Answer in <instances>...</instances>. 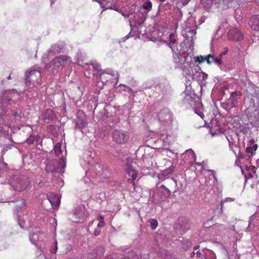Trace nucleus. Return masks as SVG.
Here are the masks:
<instances>
[{
    "instance_id": "obj_1",
    "label": "nucleus",
    "mask_w": 259,
    "mask_h": 259,
    "mask_svg": "<svg viewBox=\"0 0 259 259\" xmlns=\"http://www.w3.org/2000/svg\"><path fill=\"white\" fill-rule=\"evenodd\" d=\"M40 70V67L36 65L31 67L29 71L26 73L27 85L30 87L32 85L38 87L40 85L41 82Z\"/></svg>"
},
{
    "instance_id": "obj_2",
    "label": "nucleus",
    "mask_w": 259,
    "mask_h": 259,
    "mask_svg": "<svg viewBox=\"0 0 259 259\" xmlns=\"http://www.w3.org/2000/svg\"><path fill=\"white\" fill-rule=\"evenodd\" d=\"M174 62L176 67L185 69L191 65V58L185 52L181 53H174Z\"/></svg>"
},
{
    "instance_id": "obj_3",
    "label": "nucleus",
    "mask_w": 259,
    "mask_h": 259,
    "mask_svg": "<svg viewBox=\"0 0 259 259\" xmlns=\"http://www.w3.org/2000/svg\"><path fill=\"white\" fill-rule=\"evenodd\" d=\"M158 118L160 123V130L171 128L172 117L168 109H163L158 114Z\"/></svg>"
},
{
    "instance_id": "obj_4",
    "label": "nucleus",
    "mask_w": 259,
    "mask_h": 259,
    "mask_svg": "<svg viewBox=\"0 0 259 259\" xmlns=\"http://www.w3.org/2000/svg\"><path fill=\"white\" fill-rule=\"evenodd\" d=\"M194 22V21L193 18L189 19L182 32L183 35L186 39H189L191 38L190 41L192 44L194 43L196 34V25Z\"/></svg>"
},
{
    "instance_id": "obj_5",
    "label": "nucleus",
    "mask_w": 259,
    "mask_h": 259,
    "mask_svg": "<svg viewBox=\"0 0 259 259\" xmlns=\"http://www.w3.org/2000/svg\"><path fill=\"white\" fill-rule=\"evenodd\" d=\"M198 246L194 248L193 252L190 254L191 259H217L215 253L211 250H202V253L198 250Z\"/></svg>"
},
{
    "instance_id": "obj_6",
    "label": "nucleus",
    "mask_w": 259,
    "mask_h": 259,
    "mask_svg": "<svg viewBox=\"0 0 259 259\" xmlns=\"http://www.w3.org/2000/svg\"><path fill=\"white\" fill-rule=\"evenodd\" d=\"M128 133L122 130H114L112 133L113 141L117 144L126 143L129 139Z\"/></svg>"
},
{
    "instance_id": "obj_7",
    "label": "nucleus",
    "mask_w": 259,
    "mask_h": 259,
    "mask_svg": "<svg viewBox=\"0 0 259 259\" xmlns=\"http://www.w3.org/2000/svg\"><path fill=\"white\" fill-rule=\"evenodd\" d=\"M29 180L24 177L14 178L13 181L11 182V185L15 191H22L29 185Z\"/></svg>"
},
{
    "instance_id": "obj_8",
    "label": "nucleus",
    "mask_w": 259,
    "mask_h": 259,
    "mask_svg": "<svg viewBox=\"0 0 259 259\" xmlns=\"http://www.w3.org/2000/svg\"><path fill=\"white\" fill-rule=\"evenodd\" d=\"M72 61L70 57L67 56H60L54 59L49 66H47V68L52 66L54 68H59L60 67H65L70 65Z\"/></svg>"
},
{
    "instance_id": "obj_9",
    "label": "nucleus",
    "mask_w": 259,
    "mask_h": 259,
    "mask_svg": "<svg viewBox=\"0 0 259 259\" xmlns=\"http://www.w3.org/2000/svg\"><path fill=\"white\" fill-rule=\"evenodd\" d=\"M136 165V164L133 161H128L125 167L126 175L131 178L128 179V181L132 183L133 186L136 185L135 181L138 176V171L135 169Z\"/></svg>"
},
{
    "instance_id": "obj_10",
    "label": "nucleus",
    "mask_w": 259,
    "mask_h": 259,
    "mask_svg": "<svg viewBox=\"0 0 259 259\" xmlns=\"http://www.w3.org/2000/svg\"><path fill=\"white\" fill-rule=\"evenodd\" d=\"M19 118L18 112L16 111H7L3 117L5 123L9 127L14 126V122Z\"/></svg>"
},
{
    "instance_id": "obj_11",
    "label": "nucleus",
    "mask_w": 259,
    "mask_h": 259,
    "mask_svg": "<svg viewBox=\"0 0 259 259\" xmlns=\"http://www.w3.org/2000/svg\"><path fill=\"white\" fill-rule=\"evenodd\" d=\"M170 128L165 130H160V138L163 141L165 145H169L176 139L175 135L170 130Z\"/></svg>"
},
{
    "instance_id": "obj_12",
    "label": "nucleus",
    "mask_w": 259,
    "mask_h": 259,
    "mask_svg": "<svg viewBox=\"0 0 259 259\" xmlns=\"http://www.w3.org/2000/svg\"><path fill=\"white\" fill-rule=\"evenodd\" d=\"M44 163L46 165L45 170L48 173H52L59 168L63 169L59 164V162L57 163L54 159H47L45 161Z\"/></svg>"
},
{
    "instance_id": "obj_13",
    "label": "nucleus",
    "mask_w": 259,
    "mask_h": 259,
    "mask_svg": "<svg viewBox=\"0 0 259 259\" xmlns=\"http://www.w3.org/2000/svg\"><path fill=\"white\" fill-rule=\"evenodd\" d=\"M170 194L171 191L164 185H162L157 189L156 192L154 193V195L152 196V197L154 198L155 195H157L160 197L158 201H160L168 197Z\"/></svg>"
},
{
    "instance_id": "obj_14",
    "label": "nucleus",
    "mask_w": 259,
    "mask_h": 259,
    "mask_svg": "<svg viewBox=\"0 0 259 259\" xmlns=\"http://www.w3.org/2000/svg\"><path fill=\"white\" fill-rule=\"evenodd\" d=\"M54 150L56 155L60 158L59 164L63 168L66 167V161L64 156L62 154V151L61 149V145L60 143H57L55 145Z\"/></svg>"
},
{
    "instance_id": "obj_15",
    "label": "nucleus",
    "mask_w": 259,
    "mask_h": 259,
    "mask_svg": "<svg viewBox=\"0 0 259 259\" xmlns=\"http://www.w3.org/2000/svg\"><path fill=\"white\" fill-rule=\"evenodd\" d=\"M228 37L230 40L239 41L243 39V35L238 29L234 28L229 31Z\"/></svg>"
},
{
    "instance_id": "obj_16",
    "label": "nucleus",
    "mask_w": 259,
    "mask_h": 259,
    "mask_svg": "<svg viewBox=\"0 0 259 259\" xmlns=\"http://www.w3.org/2000/svg\"><path fill=\"white\" fill-rule=\"evenodd\" d=\"M76 126L79 128H82L87 124V118L85 114L82 111L77 112V119L75 121Z\"/></svg>"
},
{
    "instance_id": "obj_17",
    "label": "nucleus",
    "mask_w": 259,
    "mask_h": 259,
    "mask_svg": "<svg viewBox=\"0 0 259 259\" xmlns=\"http://www.w3.org/2000/svg\"><path fill=\"white\" fill-rule=\"evenodd\" d=\"M48 198L52 206L54 208L58 207L60 202V199L58 195L54 193H51L48 196Z\"/></svg>"
},
{
    "instance_id": "obj_18",
    "label": "nucleus",
    "mask_w": 259,
    "mask_h": 259,
    "mask_svg": "<svg viewBox=\"0 0 259 259\" xmlns=\"http://www.w3.org/2000/svg\"><path fill=\"white\" fill-rule=\"evenodd\" d=\"M259 226V213H255L250 218V221L248 224V226L247 228L248 231H250L249 228L253 227Z\"/></svg>"
},
{
    "instance_id": "obj_19",
    "label": "nucleus",
    "mask_w": 259,
    "mask_h": 259,
    "mask_svg": "<svg viewBox=\"0 0 259 259\" xmlns=\"http://www.w3.org/2000/svg\"><path fill=\"white\" fill-rule=\"evenodd\" d=\"M225 229V226L220 224H216L211 227V231L213 232L214 235L217 236L221 235Z\"/></svg>"
},
{
    "instance_id": "obj_20",
    "label": "nucleus",
    "mask_w": 259,
    "mask_h": 259,
    "mask_svg": "<svg viewBox=\"0 0 259 259\" xmlns=\"http://www.w3.org/2000/svg\"><path fill=\"white\" fill-rule=\"evenodd\" d=\"M249 25L252 29L259 31V15L252 16L250 19Z\"/></svg>"
},
{
    "instance_id": "obj_21",
    "label": "nucleus",
    "mask_w": 259,
    "mask_h": 259,
    "mask_svg": "<svg viewBox=\"0 0 259 259\" xmlns=\"http://www.w3.org/2000/svg\"><path fill=\"white\" fill-rule=\"evenodd\" d=\"M39 233V230L38 229H35V231L29 235L30 241L32 244L35 245L37 244V241L40 239V235L38 234Z\"/></svg>"
},
{
    "instance_id": "obj_22",
    "label": "nucleus",
    "mask_w": 259,
    "mask_h": 259,
    "mask_svg": "<svg viewBox=\"0 0 259 259\" xmlns=\"http://www.w3.org/2000/svg\"><path fill=\"white\" fill-rule=\"evenodd\" d=\"M16 94V92L14 90L6 91L3 96L1 97L0 101L1 102L6 100H7V101H10L11 100L10 96H12V97H13V96H12V95H15Z\"/></svg>"
},
{
    "instance_id": "obj_23",
    "label": "nucleus",
    "mask_w": 259,
    "mask_h": 259,
    "mask_svg": "<svg viewBox=\"0 0 259 259\" xmlns=\"http://www.w3.org/2000/svg\"><path fill=\"white\" fill-rule=\"evenodd\" d=\"M91 64L92 65V67L94 68V70H96L97 71H98L99 74L100 76L101 79H102L103 78L102 77V75H103L105 73H108V74H111L112 76L114 75V72L112 71H110V72H108L107 71L105 70H102L100 69V65L99 64L97 63H91Z\"/></svg>"
},
{
    "instance_id": "obj_24",
    "label": "nucleus",
    "mask_w": 259,
    "mask_h": 259,
    "mask_svg": "<svg viewBox=\"0 0 259 259\" xmlns=\"http://www.w3.org/2000/svg\"><path fill=\"white\" fill-rule=\"evenodd\" d=\"M112 0H103V1H99L98 3L100 4L101 7L103 9V10L107 9H113V6L111 5Z\"/></svg>"
},
{
    "instance_id": "obj_25",
    "label": "nucleus",
    "mask_w": 259,
    "mask_h": 259,
    "mask_svg": "<svg viewBox=\"0 0 259 259\" xmlns=\"http://www.w3.org/2000/svg\"><path fill=\"white\" fill-rule=\"evenodd\" d=\"M42 116L44 119H53L55 117V114L52 109H47L43 112Z\"/></svg>"
},
{
    "instance_id": "obj_26",
    "label": "nucleus",
    "mask_w": 259,
    "mask_h": 259,
    "mask_svg": "<svg viewBox=\"0 0 259 259\" xmlns=\"http://www.w3.org/2000/svg\"><path fill=\"white\" fill-rule=\"evenodd\" d=\"M185 100L191 107H194L196 104V101L195 100L194 98H193L190 95H187L185 98Z\"/></svg>"
},
{
    "instance_id": "obj_27",
    "label": "nucleus",
    "mask_w": 259,
    "mask_h": 259,
    "mask_svg": "<svg viewBox=\"0 0 259 259\" xmlns=\"http://www.w3.org/2000/svg\"><path fill=\"white\" fill-rule=\"evenodd\" d=\"M169 42L168 45L170 48H172L173 45L176 41V36L174 33H171L169 34ZM171 50L172 51H174V50L172 49H171Z\"/></svg>"
},
{
    "instance_id": "obj_28",
    "label": "nucleus",
    "mask_w": 259,
    "mask_h": 259,
    "mask_svg": "<svg viewBox=\"0 0 259 259\" xmlns=\"http://www.w3.org/2000/svg\"><path fill=\"white\" fill-rule=\"evenodd\" d=\"M74 215L75 217L76 221H79L82 217L81 210L79 209H76L74 212Z\"/></svg>"
},
{
    "instance_id": "obj_29",
    "label": "nucleus",
    "mask_w": 259,
    "mask_h": 259,
    "mask_svg": "<svg viewBox=\"0 0 259 259\" xmlns=\"http://www.w3.org/2000/svg\"><path fill=\"white\" fill-rule=\"evenodd\" d=\"M234 201V199L232 198H230V197L226 198L225 199L222 200L221 202L220 213H222L223 212V204L224 203L227 202L228 201Z\"/></svg>"
},
{
    "instance_id": "obj_30",
    "label": "nucleus",
    "mask_w": 259,
    "mask_h": 259,
    "mask_svg": "<svg viewBox=\"0 0 259 259\" xmlns=\"http://www.w3.org/2000/svg\"><path fill=\"white\" fill-rule=\"evenodd\" d=\"M143 7L144 9L149 11L152 8V3L150 1H147L144 3Z\"/></svg>"
},
{
    "instance_id": "obj_31",
    "label": "nucleus",
    "mask_w": 259,
    "mask_h": 259,
    "mask_svg": "<svg viewBox=\"0 0 259 259\" xmlns=\"http://www.w3.org/2000/svg\"><path fill=\"white\" fill-rule=\"evenodd\" d=\"M173 171L174 168L172 167H169L168 168L163 170L162 171L161 175L165 177L171 174Z\"/></svg>"
},
{
    "instance_id": "obj_32",
    "label": "nucleus",
    "mask_w": 259,
    "mask_h": 259,
    "mask_svg": "<svg viewBox=\"0 0 259 259\" xmlns=\"http://www.w3.org/2000/svg\"><path fill=\"white\" fill-rule=\"evenodd\" d=\"M149 223L150 225V227L152 230H154L157 227L158 223L156 220L151 219L149 220Z\"/></svg>"
},
{
    "instance_id": "obj_33",
    "label": "nucleus",
    "mask_w": 259,
    "mask_h": 259,
    "mask_svg": "<svg viewBox=\"0 0 259 259\" xmlns=\"http://www.w3.org/2000/svg\"><path fill=\"white\" fill-rule=\"evenodd\" d=\"M205 59H206V61L208 64L214 63V61L215 60V57L210 54L206 56Z\"/></svg>"
},
{
    "instance_id": "obj_34",
    "label": "nucleus",
    "mask_w": 259,
    "mask_h": 259,
    "mask_svg": "<svg viewBox=\"0 0 259 259\" xmlns=\"http://www.w3.org/2000/svg\"><path fill=\"white\" fill-rule=\"evenodd\" d=\"M51 50L54 53H59L60 52L61 49L58 45H55L52 47Z\"/></svg>"
},
{
    "instance_id": "obj_35",
    "label": "nucleus",
    "mask_w": 259,
    "mask_h": 259,
    "mask_svg": "<svg viewBox=\"0 0 259 259\" xmlns=\"http://www.w3.org/2000/svg\"><path fill=\"white\" fill-rule=\"evenodd\" d=\"M36 139V137L30 136L29 138L27 139L26 142L28 144H32Z\"/></svg>"
},
{
    "instance_id": "obj_36",
    "label": "nucleus",
    "mask_w": 259,
    "mask_h": 259,
    "mask_svg": "<svg viewBox=\"0 0 259 259\" xmlns=\"http://www.w3.org/2000/svg\"><path fill=\"white\" fill-rule=\"evenodd\" d=\"M57 242L55 241L54 245H52V248H51L50 251L51 253H55L56 252L57 250Z\"/></svg>"
},
{
    "instance_id": "obj_37",
    "label": "nucleus",
    "mask_w": 259,
    "mask_h": 259,
    "mask_svg": "<svg viewBox=\"0 0 259 259\" xmlns=\"http://www.w3.org/2000/svg\"><path fill=\"white\" fill-rule=\"evenodd\" d=\"M206 171L211 172V175L212 177L213 178L214 183H217L218 180H217V177L215 176V171L213 170H210V169H207V170H206Z\"/></svg>"
},
{
    "instance_id": "obj_38",
    "label": "nucleus",
    "mask_w": 259,
    "mask_h": 259,
    "mask_svg": "<svg viewBox=\"0 0 259 259\" xmlns=\"http://www.w3.org/2000/svg\"><path fill=\"white\" fill-rule=\"evenodd\" d=\"M230 100L231 101V105H232V107H234L236 106V104H237V101H238V98L234 97V98H232L231 97V98L230 99Z\"/></svg>"
},
{
    "instance_id": "obj_39",
    "label": "nucleus",
    "mask_w": 259,
    "mask_h": 259,
    "mask_svg": "<svg viewBox=\"0 0 259 259\" xmlns=\"http://www.w3.org/2000/svg\"><path fill=\"white\" fill-rule=\"evenodd\" d=\"M186 153L189 154L191 155L192 158L195 159L196 155L194 151L191 149H189L186 151Z\"/></svg>"
},
{
    "instance_id": "obj_40",
    "label": "nucleus",
    "mask_w": 259,
    "mask_h": 259,
    "mask_svg": "<svg viewBox=\"0 0 259 259\" xmlns=\"http://www.w3.org/2000/svg\"><path fill=\"white\" fill-rule=\"evenodd\" d=\"M132 257L130 259H142L140 255L137 254L134 252L131 253Z\"/></svg>"
},
{
    "instance_id": "obj_41",
    "label": "nucleus",
    "mask_w": 259,
    "mask_h": 259,
    "mask_svg": "<svg viewBox=\"0 0 259 259\" xmlns=\"http://www.w3.org/2000/svg\"><path fill=\"white\" fill-rule=\"evenodd\" d=\"M246 152L247 153H250L252 155H253L255 153L253 149L251 147H247L246 149Z\"/></svg>"
},
{
    "instance_id": "obj_42",
    "label": "nucleus",
    "mask_w": 259,
    "mask_h": 259,
    "mask_svg": "<svg viewBox=\"0 0 259 259\" xmlns=\"http://www.w3.org/2000/svg\"><path fill=\"white\" fill-rule=\"evenodd\" d=\"M241 96V93L240 92H234L231 94V97L233 98H234V97L237 98V97H240Z\"/></svg>"
},
{
    "instance_id": "obj_43",
    "label": "nucleus",
    "mask_w": 259,
    "mask_h": 259,
    "mask_svg": "<svg viewBox=\"0 0 259 259\" xmlns=\"http://www.w3.org/2000/svg\"><path fill=\"white\" fill-rule=\"evenodd\" d=\"M197 61L199 63H202L204 61H206V59H205V57H203V56L197 57Z\"/></svg>"
},
{
    "instance_id": "obj_44",
    "label": "nucleus",
    "mask_w": 259,
    "mask_h": 259,
    "mask_svg": "<svg viewBox=\"0 0 259 259\" xmlns=\"http://www.w3.org/2000/svg\"><path fill=\"white\" fill-rule=\"evenodd\" d=\"M214 63H215L218 65H220L222 63V60L221 58H215V60L214 61Z\"/></svg>"
},
{
    "instance_id": "obj_45",
    "label": "nucleus",
    "mask_w": 259,
    "mask_h": 259,
    "mask_svg": "<svg viewBox=\"0 0 259 259\" xmlns=\"http://www.w3.org/2000/svg\"><path fill=\"white\" fill-rule=\"evenodd\" d=\"M228 52V49L227 48H225L224 49V51L220 54V56H222L223 55H225Z\"/></svg>"
},
{
    "instance_id": "obj_46",
    "label": "nucleus",
    "mask_w": 259,
    "mask_h": 259,
    "mask_svg": "<svg viewBox=\"0 0 259 259\" xmlns=\"http://www.w3.org/2000/svg\"><path fill=\"white\" fill-rule=\"evenodd\" d=\"M104 218L101 215H99L97 216V220L99 221V222H104Z\"/></svg>"
},
{
    "instance_id": "obj_47",
    "label": "nucleus",
    "mask_w": 259,
    "mask_h": 259,
    "mask_svg": "<svg viewBox=\"0 0 259 259\" xmlns=\"http://www.w3.org/2000/svg\"><path fill=\"white\" fill-rule=\"evenodd\" d=\"M105 226V222H100L97 225V226L98 227H103Z\"/></svg>"
},
{
    "instance_id": "obj_48",
    "label": "nucleus",
    "mask_w": 259,
    "mask_h": 259,
    "mask_svg": "<svg viewBox=\"0 0 259 259\" xmlns=\"http://www.w3.org/2000/svg\"><path fill=\"white\" fill-rule=\"evenodd\" d=\"M188 229H189V228H188V227H185L184 229H182V228H181V230H180V233H185V232H186V231L187 230H188Z\"/></svg>"
},
{
    "instance_id": "obj_49",
    "label": "nucleus",
    "mask_w": 259,
    "mask_h": 259,
    "mask_svg": "<svg viewBox=\"0 0 259 259\" xmlns=\"http://www.w3.org/2000/svg\"><path fill=\"white\" fill-rule=\"evenodd\" d=\"M207 77H208L207 74H206V73H203V72H202V78H203L204 80L206 79H207Z\"/></svg>"
},
{
    "instance_id": "obj_50",
    "label": "nucleus",
    "mask_w": 259,
    "mask_h": 259,
    "mask_svg": "<svg viewBox=\"0 0 259 259\" xmlns=\"http://www.w3.org/2000/svg\"><path fill=\"white\" fill-rule=\"evenodd\" d=\"M95 236H98L100 234V231L98 230H95L94 233Z\"/></svg>"
},
{
    "instance_id": "obj_51",
    "label": "nucleus",
    "mask_w": 259,
    "mask_h": 259,
    "mask_svg": "<svg viewBox=\"0 0 259 259\" xmlns=\"http://www.w3.org/2000/svg\"><path fill=\"white\" fill-rule=\"evenodd\" d=\"M259 184V182H258V181H257V180H255V181L253 182V183L251 185V187L252 188H254V186H255V185H257V184Z\"/></svg>"
},
{
    "instance_id": "obj_52",
    "label": "nucleus",
    "mask_w": 259,
    "mask_h": 259,
    "mask_svg": "<svg viewBox=\"0 0 259 259\" xmlns=\"http://www.w3.org/2000/svg\"><path fill=\"white\" fill-rule=\"evenodd\" d=\"M211 220H208L207 222H205L204 224L205 227H206V228L209 227V226H208V223L209 222H211Z\"/></svg>"
},
{
    "instance_id": "obj_53",
    "label": "nucleus",
    "mask_w": 259,
    "mask_h": 259,
    "mask_svg": "<svg viewBox=\"0 0 259 259\" xmlns=\"http://www.w3.org/2000/svg\"><path fill=\"white\" fill-rule=\"evenodd\" d=\"M251 148H252V149H253V150H254V151L255 152V151L256 150L257 148V144H254V145L251 147Z\"/></svg>"
},
{
    "instance_id": "obj_54",
    "label": "nucleus",
    "mask_w": 259,
    "mask_h": 259,
    "mask_svg": "<svg viewBox=\"0 0 259 259\" xmlns=\"http://www.w3.org/2000/svg\"><path fill=\"white\" fill-rule=\"evenodd\" d=\"M113 10H115L116 11L118 12V13H119L120 14H121V13H122V11H121L119 9H116L114 7H113Z\"/></svg>"
},
{
    "instance_id": "obj_55",
    "label": "nucleus",
    "mask_w": 259,
    "mask_h": 259,
    "mask_svg": "<svg viewBox=\"0 0 259 259\" xmlns=\"http://www.w3.org/2000/svg\"><path fill=\"white\" fill-rule=\"evenodd\" d=\"M124 18H128V16H129V15L128 14H125L124 13H123V12L121 13V14Z\"/></svg>"
},
{
    "instance_id": "obj_56",
    "label": "nucleus",
    "mask_w": 259,
    "mask_h": 259,
    "mask_svg": "<svg viewBox=\"0 0 259 259\" xmlns=\"http://www.w3.org/2000/svg\"><path fill=\"white\" fill-rule=\"evenodd\" d=\"M183 3L185 5H186V4H188V3L190 1V0H183Z\"/></svg>"
},
{
    "instance_id": "obj_57",
    "label": "nucleus",
    "mask_w": 259,
    "mask_h": 259,
    "mask_svg": "<svg viewBox=\"0 0 259 259\" xmlns=\"http://www.w3.org/2000/svg\"><path fill=\"white\" fill-rule=\"evenodd\" d=\"M128 35H126V36L124 38V40H125V39H128Z\"/></svg>"
},
{
    "instance_id": "obj_58",
    "label": "nucleus",
    "mask_w": 259,
    "mask_h": 259,
    "mask_svg": "<svg viewBox=\"0 0 259 259\" xmlns=\"http://www.w3.org/2000/svg\"><path fill=\"white\" fill-rule=\"evenodd\" d=\"M3 130V127L0 126V131L2 132Z\"/></svg>"
},
{
    "instance_id": "obj_59",
    "label": "nucleus",
    "mask_w": 259,
    "mask_h": 259,
    "mask_svg": "<svg viewBox=\"0 0 259 259\" xmlns=\"http://www.w3.org/2000/svg\"><path fill=\"white\" fill-rule=\"evenodd\" d=\"M196 164H197L198 165H201V163L197 162V163H196Z\"/></svg>"
},
{
    "instance_id": "obj_60",
    "label": "nucleus",
    "mask_w": 259,
    "mask_h": 259,
    "mask_svg": "<svg viewBox=\"0 0 259 259\" xmlns=\"http://www.w3.org/2000/svg\"><path fill=\"white\" fill-rule=\"evenodd\" d=\"M8 79H11V76L10 75L8 77Z\"/></svg>"
},
{
    "instance_id": "obj_61",
    "label": "nucleus",
    "mask_w": 259,
    "mask_h": 259,
    "mask_svg": "<svg viewBox=\"0 0 259 259\" xmlns=\"http://www.w3.org/2000/svg\"><path fill=\"white\" fill-rule=\"evenodd\" d=\"M158 1L161 2H165L166 0H158Z\"/></svg>"
},
{
    "instance_id": "obj_62",
    "label": "nucleus",
    "mask_w": 259,
    "mask_h": 259,
    "mask_svg": "<svg viewBox=\"0 0 259 259\" xmlns=\"http://www.w3.org/2000/svg\"><path fill=\"white\" fill-rule=\"evenodd\" d=\"M238 156L240 157H242V154H239Z\"/></svg>"
},
{
    "instance_id": "obj_63",
    "label": "nucleus",
    "mask_w": 259,
    "mask_h": 259,
    "mask_svg": "<svg viewBox=\"0 0 259 259\" xmlns=\"http://www.w3.org/2000/svg\"><path fill=\"white\" fill-rule=\"evenodd\" d=\"M93 1H95V2H96L97 3H98V2L99 1V0H93Z\"/></svg>"
},
{
    "instance_id": "obj_64",
    "label": "nucleus",
    "mask_w": 259,
    "mask_h": 259,
    "mask_svg": "<svg viewBox=\"0 0 259 259\" xmlns=\"http://www.w3.org/2000/svg\"><path fill=\"white\" fill-rule=\"evenodd\" d=\"M210 4H211V1H209V2H208V4L209 5Z\"/></svg>"
}]
</instances>
